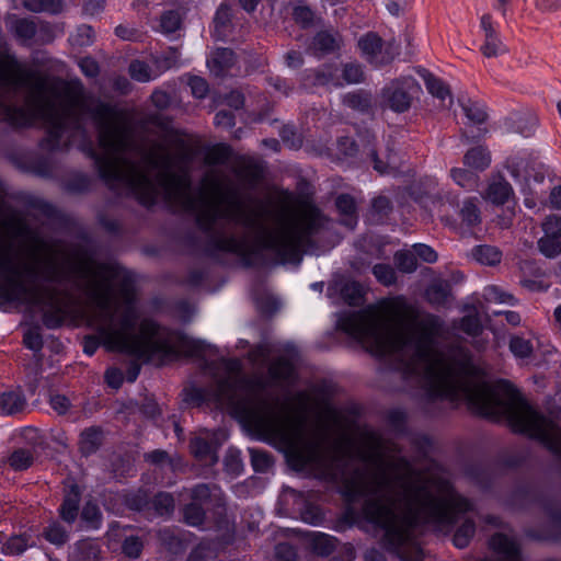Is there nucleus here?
Wrapping results in <instances>:
<instances>
[{
    "label": "nucleus",
    "instance_id": "nucleus-27",
    "mask_svg": "<svg viewBox=\"0 0 561 561\" xmlns=\"http://www.w3.org/2000/svg\"><path fill=\"white\" fill-rule=\"evenodd\" d=\"M340 77L344 84H356L364 79V72L357 64H346L340 70Z\"/></svg>",
    "mask_w": 561,
    "mask_h": 561
},
{
    "label": "nucleus",
    "instance_id": "nucleus-1",
    "mask_svg": "<svg viewBox=\"0 0 561 561\" xmlns=\"http://www.w3.org/2000/svg\"><path fill=\"white\" fill-rule=\"evenodd\" d=\"M337 327L373 355L388 357L417 386L437 396L463 399L486 416L505 417L514 431L539 439L561 456V427L534 410L510 382L489 383L466 351L444 353L435 317L419 319L402 298H394L382 310L368 307L343 312Z\"/></svg>",
    "mask_w": 561,
    "mask_h": 561
},
{
    "label": "nucleus",
    "instance_id": "nucleus-63",
    "mask_svg": "<svg viewBox=\"0 0 561 561\" xmlns=\"http://www.w3.org/2000/svg\"><path fill=\"white\" fill-rule=\"evenodd\" d=\"M152 101L153 103L158 106V107H164L167 106L168 102H169V96L165 92H162V91H156L153 94H152Z\"/></svg>",
    "mask_w": 561,
    "mask_h": 561
},
{
    "label": "nucleus",
    "instance_id": "nucleus-36",
    "mask_svg": "<svg viewBox=\"0 0 561 561\" xmlns=\"http://www.w3.org/2000/svg\"><path fill=\"white\" fill-rule=\"evenodd\" d=\"M130 77L139 82L150 81L153 77L149 67L139 60H135L129 65Z\"/></svg>",
    "mask_w": 561,
    "mask_h": 561
},
{
    "label": "nucleus",
    "instance_id": "nucleus-20",
    "mask_svg": "<svg viewBox=\"0 0 561 561\" xmlns=\"http://www.w3.org/2000/svg\"><path fill=\"white\" fill-rule=\"evenodd\" d=\"M101 445V431L94 427L88 428L81 433L80 449L83 454L89 455L98 449Z\"/></svg>",
    "mask_w": 561,
    "mask_h": 561
},
{
    "label": "nucleus",
    "instance_id": "nucleus-56",
    "mask_svg": "<svg viewBox=\"0 0 561 561\" xmlns=\"http://www.w3.org/2000/svg\"><path fill=\"white\" fill-rule=\"evenodd\" d=\"M344 103L353 108H364L368 105V101L358 94H347L344 96Z\"/></svg>",
    "mask_w": 561,
    "mask_h": 561
},
{
    "label": "nucleus",
    "instance_id": "nucleus-52",
    "mask_svg": "<svg viewBox=\"0 0 561 561\" xmlns=\"http://www.w3.org/2000/svg\"><path fill=\"white\" fill-rule=\"evenodd\" d=\"M105 380L110 387L117 389L123 383V373L117 368H108L105 371Z\"/></svg>",
    "mask_w": 561,
    "mask_h": 561
},
{
    "label": "nucleus",
    "instance_id": "nucleus-22",
    "mask_svg": "<svg viewBox=\"0 0 561 561\" xmlns=\"http://www.w3.org/2000/svg\"><path fill=\"white\" fill-rule=\"evenodd\" d=\"M76 552L79 561H98L100 558V547L93 540H82L76 545Z\"/></svg>",
    "mask_w": 561,
    "mask_h": 561
},
{
    "label": "nucleus",
    "instance_id": "nucleus-44",
    "mask_svg": "<svg viewBox=\"0 0 561 561\" xmlns=\"http://www.w3.org/2000/svg\"><path fill=\"white\" fill-rule=\"evenodd\" d=\"M154 506L161 515L170 513L174 507L173 497L168 493H160L154 499Z\"/></svg>",
    "mask_w": 561,
    "mask_h": 561
},
{
    "label": "nucleus",
    "instance_id": "nucleus-26",
    "mask_svg": "<svg viewBox=\"0 0 561 561\" xmlns=\"http://www.w3.org/2000/svg\"><path fill=\"white\" fill-rule=\"evenodd\" d=\"M483 297L489 302L515 305V298L513 295L494 285L484 288Z\"/></svg>",
    "mask_w": 561,
    "mask_h": 561
},
{
    "label": "nucleus",
    "instance_id": "nucleus-54",
    "mask_svg": "<svg viewBox=\"0 0 561 561\" xmlns=\"http://www.w3.org/2000/svg\"><path fill=\"white\" fill-rule=\"evenodd\" d=\"M79 67L87 77H95L99 73L98 62L90 57L82 58Z\"/></svg>",
    "mask_w": 561,
    "mask_h": 561
},
{
    "label": "nucleus",
    "instance_id": "nucleus-64",
    "mask_svg": "<svg viewBox=\"0 0 561 561\" xmlns=\"http://www.w3.org/2000/svg\"><path fill=\"white\" fill-rule=\"evenodd\" d=\"M550 205L553 208L561 209V186L552 190L550 194Z\"/></svg>",
    "mask_w": 561,
    "mask_h": 561
},
{
    "label": "nucleus",
    "instance_id": "nucleus-17",
    "mask_svg": "<svg viewBox=\"0 0 561 561\" xmlns=\"http://www.w3.org/2000/svg\"><path fill=\"white\" fill-rule=\"evenodd\" d=\"M314 84L325 87H342L343 82L340 77V69L333 66H325L314 76Z\"/></svg>",
    "mask_w": 561,
    "mask_h": 561
},
{
    "label": "nucleus",
    "instance_id": "nucleus-4",
    "mask_svg": "<svg viewBox=\"0 0 561 561\" xmlns=\"http://www.w3.org/2000/svg\"><path fill=\"white\" fill-rule=\"evenodd\" d=\"M71 268L76 283L92 304L89 322L107 350L149 359L154 355L175 356L195 346V342L140 316L129 276L122 267L84 260Z\"/></svg>",
    "mask_w": 561,
    "mask_h": 561
},
{
    "label": "nucleus",
    "instance_id": "nucleus-11",
    "mask_svg": "<svg viewBox=\"0 0 561 561\" xmlns=\"http://www.w3.org/2000/svg\"><path fill=\"white\" fill-rule=\"evenodd\" d=\"M233 64V51L228 48H219L215 50L211 54V57L207 60V66L215 76H221Z\"/></svg>",
    "mask_w": 561,
    "mask_h": 561
},
{
    "label": "nucleus",
    "instance_id": "nucleus-15",
    "mask_svg": "<svg viewBox=\"0 0 561 561\" xmlns=\"http://www.w3.org/2000/svg\"><path fill=\"white\" fill-rule=\"evenodd\" d=\"M459 216L461 218V225L468 229L476 227L481 222L479 207L472 198H468L462 203Z\"/></svg>",
    "mask_w": 561,
    "mask_h": 561
},
{
    "label": "nucleus",
    "instance_id": "nucleus-33",
    "mask_svg": "<svg viewBox=\"0 0 561 561\" xmlns=\"http://www.w3.org/2000/svg\"><path fill=\"white\" fill-rule=\"evenodd\" d=\"M10 466L15 470H25L33 462V455L30 450L18 449L9 458Z\"/></svg>",
    "mask_w": 561,
    "mask_h": 561
},
{
    "label": "nucleus",
    "instance_id": "nucleus-12",
    "mask_svg": "<svg viewBox=\"0 0 561 561\" xmlns=\"http://www.w3.org/2000/svg\"><path fill=\"white\" fill-rule=\"evenodd\" d=\"M7 25L9 30L23 42L31 39L36 33L35 24L26 19L10 16L7 19Z\"/></svg>",
    "mask_w": 561,
    "mask_h": 561
},
{
    "label": "nucleus",
    "instance_id": "nucleus-29",
    "mask_svg": "<svg viewBox=\"0 0 561 561\" xmlns=\"http://www.w3.org/2000/svg\"><path fill=\"white\" fill-rule=\"evenodd\" d=\"M462 110L472 124H482L486 118V113L481 104L468 100L462 103Z\"/></svg>",
    "mask_w": 561,
    "mask_h": 561
},
{
    "label": "nucleus",
    "instance_id": "nucleus-40",
    "mask_svg": "<svg viewBox=\"0 0 561 561\" xmlns=\"http://www.w3.org/2000/svg\"><path fill=\"white\" fill-rule=\"evenodd\" d=\"M396 262L399 270L404 273H412L416 270V260L412 253L398 252L396 254Z\"/></svg>",
    "mask_w": 561,
    "mask_h": 561
},
{
    "label": "nucleus",
    "instance_id": "nucleus-57",
    "mask_svg": "<svg viewBox=\"0 0 561 561\" xmlns=\"http://www.w3.org/2000/svg\"><path fill=\"white\" fill-rule=\"evenodd\" d=\"M386 8L391 15L398 16L407 8L405 0H388Z\"/></svg>",
    "mask_w": 561,
    "mask_h": 561
},
{
    "label": "nucleus",
    "instance_id": "nucleus-43",
    "mask_svg": "<svg viewBox=\"0 0 561 561\" xmlns=\"http://www.w3.org/2000/svg\"><path fill=\"white\" fill-rule=\"evenodd\" d=\"M546 236L561 238V217L549 216L542 224Z\"/></svg>",
    "mask_w": 561,
    "mask_h": 561
},
{
    "label": "nucleus",
    "instance_id": "nucleus-19",
    "mask_svg": "<svg viewBox=\"0 0 561 561\" xmlns=\"http://www.w3.org/2000/svg\"><path fill=\"white\" fill-rule=\"evenodd\" d=\"M308 539L318 554H329L335 547L333 537L323 533H311L308 535Z\"/></svg>",
    "mask_w": 561,
    "mask_h": 561
},
{
    "label": "nucleus",
    "instance_id": "nucleus-13",
    "mask_svg": "<svg viewBox=\"0 0 561 561\" xmlns=\"http://www.w3.org/2000/svg\"><path fill=\"white\" fill-rule=\"evenodd\" d=\"M290 358H279L272 364L270 368L271 375L276 379H290L295 371L294 357L297 355L295 347L288 350Z\"/></svg>",
    "mask_w": 561,
    "mask_h": 561
},
{
    "label": "nucleus",
    "instance_id": "nucleus-42",
    "mask_svg": "<svg viewBox=\"0 0 561 561\" xmlns=\"http://www.w3.org/2000/svg\"><path fill=\"white\" fill-rule=\"evenodd\" d=\"M184 517L187 524L197 526L202 524L204 519V512L196 503H192L186 506Z\"/></svg>",
    "mask_w": 561,
    "mask_h": 561
},
{
    "label": "nucleus",
    "instance_id": "nucleus-6",
    "mask_svg": "<svg viewBox=\"0 0 561 561\" xmlns=\"http://www.w3.org/2000/svg\"><path fill=\"white\" fill-rule=\"evenodd\" d=\"M480 26L484 34V41L481 46V53L483 56L492 58L505 54L507 51V47L494 28L490 14H483L481 16Z\"/></svg>",
    "mask_w": 561,
    "mask_h": 561
},
{
    "label": "nucleus",
    "instance_id": "nucleus-51",
    "mask_svg": "<svg viewBox=\"0 0 561 561\" xmlns=\"http://www.w3.org/2000/svg\"><path fill=\"white\" fill-rule=\"evenodd\" d=\"M336 207L341 214L351 215L355 209V202L348 195H341L336 198Z\"/></svg>",
    "mask_w": 561,
    "mask_h": 561
},
{
    "label": "nucleus",
    "instance_id": "nucleus-47",
    "mask_svg": "<svg viewBox=\"0 0 561 561\" xmlns=\"http://www.w3.org/2000/svg\"><path fill=\"white\" fill-rule=\"evenodd\" d=\"M192 94L197 99H203L208 92L207 82L199 77H194L188 82Z\"/></svg>",
    "mask_w": 561,
    "mask_h": 561
},
{
    "label": "nucleus",
    "instance_id": "nucleus-38",
    "mask_svg": "<svg viewBox=\"0 0 561 561\" xmlns=\"http://www.w3.org/2000/svg\"><path fill=\"white\" fill-rule=\"evenodd\" d=\"M373 273L386 286H390L396 282V272L390 265L377 264L374 266Z\"/></svg>",
    "mask_w": 561,
    "mask_h": 561
},
{
    "label": "nucleus",
    "instance_id": "nucleus-32",
    "mask_svg": "<svg viewBox=\"0 0 561 561\" xmlns=\"http://www.w3.org/2000/svg\"><path fill=\"white\" fill-rule=\"evenodd\" d=\"M560 238L543 236L539 241V250L547 257H556L561 252Z\"/></svg>",
    "mask_w": 561,
    "mask_h": 561
},
{
    "label": "nucleus",
    "instance_id": "nucleus-3",
    "mask_svg": "<svg viewBox=\"0 0 561 561\" xmlns=\"http://www.w3.org/2000/svg\"><path fill=\"white\" fill-rule=\"evenodd\" d=\"M227 377L219 380L216 391L206 394L202 389L186 392L185 401L199 405L214 401L227 409L266 440L276 444L286 454L296 470H308L325 478L344 476L341 467L353 461L352 444L339 438L327 448L328 433L321 425H307L304 417L289 412L287 404L266 397L263 389L240 377L238 360L224 362Z\"/></svg>",
    "mask_w": 561,
    "mask_h": 561
},
{
    "label": "nucleus",
    "instance_id": "nucleus-58",
    "mask_svg": "<svg viewBox=\"0 0 561 561\" xmlns=\"http://www.w3.org/2000/svg\"><path fill=\"white\" fill-rule=\"evenodd\" d=\"M522 121H525V126H519L517 131L522 134L524 137H528L534 133L537 125V121L533 116L520 118V122Z\"/></svg>",
    "mask_w": 561,
    "mask_h": 561
},
{
    "label": "nucleus",
    "instance_id": "nucleus-61",
    "mask_svg": "<svg viewBox=\"0 0 561 561\" xmlns=\"http://www.w3.org/2000/svg\"><path fill=\"white\" fill-rule=\"evenodd\" d=\"M243 95L238 91L231 92L227 98V104L233 108L241 107L243 105Z\"/></svg>",
    "mask_w": 561,
    "mask_h": 561
},
{
    "label": "nucleus",
    "instance_id": "nucleus-39",
    "mask_svg": "<svg viewBox=\"0 0 561 561\" xmlns=\"http://www.w3.org/2000/svg\"><path fill=\"white\" fill-rule=\"evenodd\" d=\"M181 26V16L178 11H168L161 16V28L164 33H173Z\"/></svg>",
    "mask_w": 561,
    "mask_h": 561
},
{
    "label": "nucleus",
    "instance_id": "nucleus-8",
    "mask_svg": "<svg viewBox=\"0 0 561 561\" xmlns=\"http://www.w3.org/2000/svg\"><path fill=\"white\" fill-rule=\"evenodd\" d=\"M80 489L73 480L68 479L65 482V497L59 508L61 518L67 523H73L78 516V505L80 501Z\"/></svg>",
    "mask_w": 561,
    "mask_h": 561
},
{
    "label": "nucleus",
    "instance_id": "nucleus-62",
    "mask_svg": "<svg viewBox=\"0 0 561 561\" xmlns=\"http://www.w3.org/2000/svg\"><path fill=\"white\" fill-rule=\"evenodd\" d=\"M78 35L81 37L78 43L80 45H88L91 43L92 30L90 26L83 25L78 30Z\"/></svg>",
    "mask_w": 561,
    "mask_h": 561
},
{
    "label": "nucleus",
    "instance_id": "nucleus-18",
    "mask_svg": "<svg viewBox=\"0 0 561 561\" xmlns=\"http://www.w3.org/2000/svg\"><path fill=\"white\" fill-rule=\"evenodd\" d=\"M231 18V5L226 0L218 8L214 24H215V34L218 38H224L227 35L228 25Z\"/></svg>",
    "mask_w": 561,
    "mask_h": 561
},
{
    "label": "nucleus",
    "instance_id": "nucleus-25",
    "mask_svg": "<svg viewBox=\"0 0 561 561\" xmlns=\"http://www.w3.org/2000/svg\"><path fill=\"white\" fill-rule=\"evenodd\" d=\"M450 176L456 184L467 190H473L478 185V176L465 169H451Z\"/></svg>",
    "mask_w": 561,
    "mask_h": 561
},
{
    "label": "nucleus",
    "instance_id": "nucleus-49",
    "mask_svg": "<svg viewBox=\"0 0 561 561\" xmlns=\"http://www.w3.org/2000/svg\"><path fill=\"white\" fill-rule=\"evenodd\" d=\"M414 252L417 256H420L423 261L427 263H434L437 261V253L426 244H415L413 247Z\"/></svg>",
    "mask_w": 561,
    "mask_h": 561
},
{
    "label": "nucleus",
    "instance_id": "nucleus-21",
    "mask_svg": "<svg viewBox=\"0 0 561 561\" xmlns=\"http://www.w3.org/2000/svg\"><path fill=\"white\" fill-rule=\"evenodd\" d=\"M534 341L519 335L512 336L510 341V350L515 357L527 358L533 354Z\"/></svg>",
    "mask_w": 561,
    "mask_h": 561
},
{
    "label": "nucleus",
    "instance_id": "nucleus-55",
    "mask_svg": "<svg viewBox=\"0 0 561 561\" xmlns=\"http://www.w3.org/2000/svg\"><path fill=\"white\" fill-rule=\"evenodd\" d=\"M24 5L31 11H57L56 9H50L47 0H24Z\"/></svg>",
    "mask_w": 561,
    "mask_h": 561
},
{
    "label": "nucleus",
    "instance_id": "nucleus-53",
    "mask_svg": "<svg viewBox=\"0 0 561 561\" xmlns=\"http://www.w3.org/2000/svg\"><path fill=\"white\" fill-rule=\"evenodd\" d=\"M24 344L30 350L38 351L42 348L43 341L38 332L30 330L24 334Z\"/></svg>",
    "mask_w": 561,
    "mask_h": 561
},
{
    "label": "nucleus",
    "instance_id": "nucleus-41",
    "mask_svg": "<svg viewBox=\"0 0 561 561\" xmlns=\"http://www.w3.org/2000/svg\"><path fill=\"white\" fill-rule=\"evenodd\" d=\"M427 299L434 305H444L448 298V290L445 286L433 285L426 291Z\"/></svg>",
    "mask_w": 561,
    "mask_h": 561
},
{
    "label": "nucleus",
    "instance_id": "nucleus-35",
    "mask_svg": "<svg viewBox=\"0 0 561 561\" xmlns=\"http://www.w3.org/2000/svg\"><path fill=\"white\" fill-rule=\"evenodd\" d=\"M341 295L347 304L356 305L363 296V288L356 282H348L342 287Z\"/></svg>",
    "mask_w": 561,
    "mask_h": 561
},
{
    "label": "nucleus",
    "instance_id": "nucleus-7",
    "mask_svg": "<svg viewBox=\"0 0 561 561\" xmlns=\"http://www.w3.org/2000/svg\"><path fill=\"white\" fill-rule=\"evenodd\" d=\"M225 438L226 435L221 431L210 432L205 430L192 439V453L195 455V457L202 459L213 454V449L217 447Z\"/></svg>",
    "mask_w": 561,
    "mask_h": 561
},
{
    "label": "nucleus",
    "instance_id": "nucleus-2",
    "mask_svg": "<svg viewBox=\"0 0 561 561\" xmlns=\"http://www.w3.org/2000/svg\"><path fill=\"white\" fill-rule=\"evenodd\" d=\"M360 457L365 469L345 478L346 493L370 496L363 515L383 531L385 546L398 551L402 561H422L420 550L412 545L417 525L444 530L471 508L445 478L423 477L402 459H386L376 442Z\"/></svg>",
    "mask_w": 561,
    "mask_h": 561
},
{
    "label": "nucleus",
    "instance_id": "nucleus-31",
    "mask_svg": "<svg viewBox=\"0 0 561 561\" xmlns=\"http://www.w3.org/2000/svg\"><path fill=\"white\" fill-rule=\"evenodd\" d=\"M33 543L34 542H28V539L24 535L13 536L5 542L2 549L7 554H20Z\"/></svg>",
    "mask_w": 561,
    "mask_h": 561
},
{
    "label": "nucleus",
    "instance_id": "nucleus-24",
    "mask_svg": "<svg viewBox=\"0 0 561 561\" xmlns=\"http://www.w3.org/2000/svg\"><path fill=\"white\" fill-rule=\"evenodd\" d=\"M340 45L339 36L322 32L319 33L313 39V49L321 53L332 51Z\"/></svg>",
    "mask_w": 561,
    "mask_h": 561
},
{
    "label": "nucleus",
    "instance_id": "nucleus-14",
    "mask_svg": "<svg viewBox=\"0 0 561 561\" xmlns=\"http://www.w3.org/2000/svg\"><path fill=\"white\" fill-rule=\"evenodd\" d=\"M463 162L471 169L482 171L490 165L491 157L486 149L477 147L465 154Z\"/></svg>",
    "mask_w": 561,
    "mask_h": 561
},
{
    "label": "nucleus",
    "instance_id": "nucleus-50",
    "mask_svg": "<svg viewBox=\"0 0 561 561\" xmlns=\"http://www.w3.org/2000/svg\"><path fill=\"white\" fill-rule=\"evenodd\" d=\"M50 407L59 414H65L70 408V401L62 394H54L50 397Z\"/></svg>",
    "mask_w": 561,
    "mask_h": 561
},
{
    "label": "nucleus",
    "instance_id": "nucleus-45",
    "mask_svg": "<svg viewBox=\"0 0 561 561\" xmlns=\"http://www.w3.org/2000/svg\"><path fill=\"white\" fill-rule=\"evenodd\" d=\"M461 329L469 335H478L481 330V321L477 316H467L461 320Z\"/></svg>",
    "mask_w": 561,
    "mask_h": 561
},
{
    "label": "nucleus",
    "instance_id": "nucleus-37",
    "mask_svg": "<svg viewBox=\"0 0 561 561\" xmlns=\"http://www.w3.org/2000/svg\"><path fill=\"white\" fill-rule=\"evenodd\" d=\"M44 536L49 542L56 546L64 545L67 540L66 530L57 523L50 524L46 528Z\"/></svg>",
    "mask_w": 561,
    "mask_h": 561
},
{
    "label": "nucleus",
    "instance_id": "nucleus-23",
    "mask_svg": "<svg viewBox=\"0 0 561 561\" xmlns=\"http://www.w3.org/2000/svg\"><path fill=\"white\" fill-rule=\"evenodd\" d=\"M23 398L16 392H4L0 394V409L5 414H13L22 410Z\"/></svg>",
    "mask_w": 561,
    "mask_h": 561
},
{
    "label": "nucleus",
    "instance_id": "nucleus-5",
    "mask_svg": "<svg viewBox=\"0 0 561 561\" xmlns=\"http://www.w3.org/2000/svg\"><path fill=\"white\" fill-rule=\"evenodd\" d=\"M415 85L412 78H405L401 83L399 81L392 82L383 90L385 103L396 112H404L410 107L411 98L408 90Z\"/></svg>",
    "mask_w": 561,
    "mask_h": 561
},
{
    "label": "nucleus",
    "instance_id": "nucleus-10",
    "mask_svg": "<svg viewBox=\"0 0 561 561\" xmlns=\"http://www.w3.org/2000/svg\"><path fill=\"white\" fill-rule=\"evenodd\" d=\"M514 196L511 184L502 178H495L489 184L484 199L494 205H504Z\"/></svg>",
    "mask_w": 561,
    "mask_h": 561
},
{
    "label": "nucleus",
    "instance_id": "nucleus-59",
    "mask_svg": "<svg viewBox=\"0 0 561 561\" xmlns=\"http://www.w3.org/2000/svg\"><path fill=\"white\" fill-rule=\"evenodd\" d=\"M209 488L206 484H199L192 490V497L195 502H203L209 497Z\"/></svg>",
    "mask_w": 561,
    "mask_h": 561
},
{
    "label": "nucleus",
    "instance_id": "nucleus-9",
    "mask_svg": "<svg viewBox=\"0 0 561 561\" xmlns=\"http://www.w3.org/2000/svg\"><path fill=\"white\" fill-rule=\"evenodd\" d=\"M358 47H359L362 54L371 62L382 64V62H386L393 58V54L388 57L381 56V53H382L381 38L373 33H369V34L363 36L358 41Z\"/></svg>",
    "mask_w": 561,
    "mask_h": 561
},
{
    "label": "nucleus",
    "instance_id": "nucleus-16",
    "mask_svg": "<svg viewBox=\"0 0 561 561\" xmlns=\"http://www.w3.org/2000/svg\"><path fill=\"white\" fill-rule=\"evenodd\" d=\"M473 259L483 265H495L501 262V251L491 245H479L472 250Z\"/></svg>",
    "mask_w": 561,
    "mask_h": 561
},
{
    "label": "nucleus",
    "instance_id": "nucleus-28",
    "mask_svg": "<svg viewBox=\"0 0 561 561\" xmlns=\"http://www.w3.org/2000/svg\"><path fill=\"white\" fill-rule=\"evenodd\" d=\"M427 91L439 100H445L450 96V92L445 83L438 78L427 75L424 77Z\"/></svg>",
    "mask_w": 561,
    "mask_h": 561
},
{
    "label": "nucleus",
    "instance_id": "nucleus-46",
    "mask_svg": "<svg viewBox=\"0 0 561 561\" xmlns=\"http://www.w3.org/2000/svg\"><path fill=\"white\" fill-rule=\"evenodd\" d=\"M142 545L137 537H128L123 543V551L129 558H137L140 554Z\"/></svg>",
    "mask_w": 561,
    "mask_h": 561
},
{
    "label": "nucleus",
    "instance_id": "nucleus-60",
    "mask_svg": "<svg viewBox=\"0 0 561 561\" xmlns=\"http://www.w3.org/2000/svg\"><path fill=\"white\" fill-rule=\"evenodd\" d=\"M215 124L217 126H222V127H232L233 126V117L230 113L220 111L215 116Z\"/></svg>",
    "mask_w": 561,
    "mask_h": 561
},
{
    "label": "nucleus",
    "instance_id": "nucleus-30",
    "mask_svg": "<svg viewBox=\"0 0 561 561\" xmlns=\"http://www.w3.org/2000/svg\"><path fill=\"white\" fill-rule=\"evenodd\" d=\"M81 518L85 523L88 528L96 529L101 525V512L99 507L88 502L81 513Z\"/></svg>",
    "mask_w": 561,
    "mask_h": 561
},
{
    "label": "nucleus",
    "instance_id": "nucleus-48",
    "mask_svg": "<svg viewBox=\"0 0 561 561\" xmlns=\"http://www.w3.org/2000/svg\"><path fill=\"white\" fill-rule=\"evenodd\" d=\"M293 15L295 21L300 23L302 26L309 25L313 20V13L308 7H296Z\"/></svg>",
    "mask_w": 561,
    "mask_h": 561
},
{
    "label": "nucleus",
    "instance_id": "nucleus-34",
    "mask_svg": "<svg viewBox=\"0 0 561 561\" xmlns=\"http://www.w3.org/2000/svg\"><path fill=\"white\" fill-rule=\"evenodd\" d=\"M473 534L474 524L470 520H466L454 536L455 546L458 548L467 547Z\"/></svg>",
    "mask_w": 561,
    "mask_h": 561
}]
</instances>
